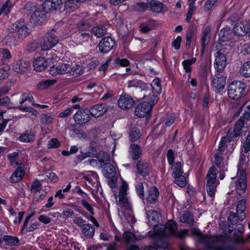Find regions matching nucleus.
Segmentation results:
<instances>
[{
  "label": "nucleus",
  "instance_id": "8fccbe9b",
  "mask_svg": "<svg viewBox=\"0 0 250 250\" xmlns=\"http://www.w3.org/2000/svg\"><path fill=\"white\" fill-rule=\"evenodd\" d=\"M3 239L7 244L10 245H15L19 243V240L16 237L10 236H5Z\"/></svg>",
  "mask_w": 250,
  "mask_h": 250
},
{
  "label": "nucleus",
  "instance_id": "20e7f679",
  "mask_svg": "<svg viewBox=\"0 0 250 250\" xmlns=\"http://www.w3.org/2000/svg\"><path fill=\"white\" fill-rule=\"evenodd\" d=\"M128 189V185L125 181H123L121 189L119 193L118 203L120 207L119 214L124 215L127 220L129 218H132V207L127 197L126 191Z\"/></svg>",
  "mask_w": 250,
  "mask_h": 250
},
{
  "label": "nucleus",
  "instance_id": "052dcab7",
  "mask_svg": "<svg viewBox=\"0 0 250 250\" xmlns=\"http://www.w3.org/2000/svg\"><path fill=\"white\" fill-rule=\"evenodd\" d=\"M72 113V109L71 108H68L63 111L61 112L59 116L60 118H65L69 116Z\"/></svg>",
  "mask_w": 250,
  "mask_h": 250
},
{
  "label": "nucleus",
  "instance_id": "e433bc0d",
  "mask_svg": "<svg viewBox=\"0 0 250 250\" xmlns=\"http://www.w3.org/2000/svg\"><path fill=\"white\" fill-rule=\"evenodd\" d=\"M241 74L245 77H250V61L244 63L240 69Z\"/></svg>",
  "mask_w": 250,
  "mask_h": 250
},
{
  "label": "nucleus",
  "instance_id": "58836bf2",
  "mask_svg": "<svg viewBox=\"0 0 250 250\" xmlns=\"http://www.w3.org/2000/svg\"><path fill=\"white\" fill-rule=\"evenodd\" d=\"M141 136L140 129L138 127L133 128L129 134L130 140L132 141H136L139 139Z\"/></svg>",
  "mask_w": 250,
  "mask_h": 250
},
{
  "label": "nucleus",
  "instance_id": "5701e85b",
  "mask_svg": "<svg viewBox=\"0 0 250 250\" xmlns=\"http://www.w3.org/2000/svg\"><path fill=\"white\" fill-rule=\"evenodd\" d=\"M30 62L26 60H21L17 62L13 66L14 70L17 72L20 73L25 71L30 67Z\"/></svg>",
  "mask_w": 250,
  "mask_h": 250
},
{
  "label": "nucleus",
  "instance_id": "7c9ffc66",
  "mask_svg": "<svg viewBox=\"0 0 250 250\" xmlns=\"http://www.w3.org/2000/svg\"><path fill=\"white\" fill-rule=\"evenodd\" d=\"M244 125V120L241 118L236 122L234 127V135L236 137H238L241 133V130Z\"/></svg>",
  "mask_w": 250,
  "mask_h": 250
},
{
  "label": "nucleus",
  "instance_id": "37998d69",
  "mask_svg": "<svg viewBox=\"0 0 250 250\" xmlns=\"http://www.w3.org/2000/svg\"><path fill=\"white\" fill-rule=\"evenodd\" d=\"M146 86L145 83L142 81H138L136 80H130L128 83V87H138L144 88Z\"/></svg>",
  "mask_w": 250,
  "mask_h": 250
},
{
  "label": "nucleus",
  "instance_id": "f3484780",
  "mask_svg": "<svg viewBox=\"0 0 250 250\" xmlns=\"http://www.w3.org/2000/svg\"><path fill=\"white\" fill-rule=\"evenodd\" d=\"M225 84V78L222 75L217 74L213 78L212 85L216 91L219 92L222 90Z\"/></svg>",
  "mask_w": 250,
  "mask_h": 250
},
{
  "label": "nucleus",
  "instance_id": "4d7b16f0",
  "mask_svg": "<svg viewBox=\"0 0 250 250\" xmlns=\"http://www.w3.org/2000/svg\"><path fill=\"white\" fill-rule=\"evenodd\" d=\"M245 153L247 154L250 150V134L248 135L243 145Z\"/></svg>",
  "mask_w": 250,
  "mask_h": 250
},
{
  "label": "nucleus",
  "instance_id": "2f4dec72",
  "mask_svg": "<svg viewBox=\"0 0 250 250\" xmlns=\"http://www.w3.org/2000/svg\"><path fill=\"white\" fill-rule=\"evenodd\" d=\"M153 92L155 94H160L161 91L160 80L158 78L155 79L151 84Z\"/></svg>",
  "mask_w": 250,
  "mask_h": 250
},
{
  "label": "nucleus",
  "instance_id": "6ab92c4d",
  "mask_svg": "<svg viewBox=\"0 0 250 250\" xmlns=\"http://www.w3.org/2000/svg\"><path fill=\"white\" fill-rule=\"evenodd\" d=\"M48 61L43 57H37L33 62V66L35 70L37 71H42L48 66Z\"/></svg>",
  "mask_w": 250,
  "mask_h": 250
},
{
  "label": "nucleus",
  "instance_id": "72a5a7b5",
  "mask_svg": "<svg viewBox=\"0 0 250 250\" xmlns=\"http://www.w3.org/2000/svg\"><path fill=\"white\" fill-rule=\"evenodd\" d=\"M19 139L21 141L24 143L31 142L34 140V135L31 132H26L21 135Z\"/></svg>",
  "mask_w": 250,
  "mask_h": 250
},
{
  "label": "nucleus",
  "instance_id": "c756f323",
  "mask_svg": "<svg viewBox=\"0 0 250 250\" xmlns=\"http://www.w3.org/2000/svg\"><path fill=\"white\" fill-rule=\"evenodd\" d=\"M139 173L143 176H146L148 173V165L144 162H139L137 164Z\"/></svg>",
  "mask_w": 250,
  "mask_h": 250
},
{
  "label": "nucleus",
  "instance_id": "dca6fc26",
  "mask_svg": "<svg viewBox=\"0 0 250 250\" xmlns=\"http://www.w3.org/2000/svg\"><path fill=\"white\" fill-rule=\"evenodd\" d=\"M147 219L148 220V221L149 223H151V225H154V229L156 227H161L164 226L163 225H160V226H157L156 223L158 222V221L159 220V214L158 213L154 210H151L149 211V212L147 214ZM152 237H153L156 241H158L160 237H159L155 234V231H154V233L152 236H151Z\"/></svg>",
  "mask_w": 250,
  "mask_h": 250
},
{
  "label": "nucleus",
  "instance_id": "412c9836",
  "mask_svg": "<svg viewBox=\"0 0 250 250\" xmlns=\"http://www.w3.org/2000/svg\"><path fill=\"white\" fill-rule=\"evenodd\" d=\"M226 57L220 52H217L214 62V66L218 71L222 70L226 65Z\"/></svg>",
  "mask_w": 250,
  "mask_h": 250
},
{
  "label": "nucleus",
  "instance_id": "a878e982",
  "mask_svg": "<svg viewBox=\"0 0 250 250\" xmlns=\"http://www.w3.org/2000/svg\"><path fill=\"white\" fill-rule=\"evenodd\" d=\"M246 203L244 200H241L237 204L236 211L238 217L240 220H243L245 217V209Z\"/></svg>",
  "mask_w": 250,
  "mask_h": 250
},
{
  "label": "nucleus",
  "instance_id": "423d86ee",
  "mask_svg": "<svg viewBox=\"0 0 250 250\" xmlns=\"http://www.w3.org/2000/svg\"><path fill=\"white\" fill-rule=\"evenodd\" d=\"M10 164L15 167L18 166L16 170L13 173L10 177V180L13 183H17L21 181L23 177L25 172V170L21 166L23 163L21 161V156H19L17 153H13L8 155V156Z\"/></svg>",
  "mask_w": 250,
  "mask_h": 250
},
{
  "label": "nucleus",
  "instance_id": "de8ad7c7",
  "mask_svg": "<svg viewBox=\"0 0 250 250\" xmlns=\"http://www.w3.org/2000/svg\"><path fill=\"white\" fill-rule=\"evenodd\" d=\"M173 176H177L182 175L183 172L181 170V164L180 163H176L173 167Z\"/></svg>",
  "mask_w": 250,
  "mask_h": 250
},
{
  "label": "nucleus",
  "instance_id": "e2e57ef3",
  "mask_svg": "<svg viewBox=\"0 0 250 250\" xmlns=\"http://www.w3.org/2000/svg\"><path fill=\"white\" fill-rule=\"evenodd\" d=\"M41 119L42 121V122L47 124H51L53 122V118L46 115V114H42L41 116Z\"/></svg>",
  "mask_w": 250,
  "mask_h": 250
},
{
  "label": "nucleus",
  "instance_id": "a211bd4d",
  "mask_svg": "<svg viewBox=\"0 0 250 250\" xmlns=\"http://www.w3.org/2000/svg\"><path fill=\"white\" fill-rule=\"evenodd\" d=\"M118 103L120 108L126 109L130 108L133 106L134 101L129 95H124L120 96Z\"/></svg>",
  "mask_w": 250,
  "mask_h": 250
},
{
  "label": "nucleus",
  "instance_id": "603ef678",
  "mask_svg": "<svg viewBox=\"0 0 250 250\" xmlns=\"http://www.w3.org/2000/svg\"><path fill=\"white\" fill-rule=\"evenodd\" d=\"M47 146L48 148H55L60 146V143L57 139L53 138L49 141Z\"/></svg>",
  "mask_w": 250,
  "mask_h": 250
},
{
  "label": "nucleus",
  "instance_id": "473e14b6",
  "mask_svg": "<svg viewBox=\"0 0 250 250\" xmlns=\"http://www.w3.org/2000/svg\"><path fill=\"white\" fill-rule=\"evenodd\" d=\"M231 137L229 135V134L227 136L222 137L220 141L218 149L220 152L224 151L226 150L227 147V143L230 142L231 140Z\"/></svg>",
  "mask_w": 250,
  "mask_h": 250
},
{
  "label": "nucleus",
  "instance_id": "c03bdc74",
  "mask_svg": "<svg viewBox=\"0 0 250 250\" xmlns=\"http://www.w3.org/2000/svg\"><path fill=\"white\" fill-rule=\"evenodd\" d=\"M180 221L182 222L189 224H192L194 222L192 216L189 212L184 213L180 218Z\"/></svg>",
  "mask_w": 250,
  "mask_h": 250
},
{
  "label": "nucleus",
  "instance_id": "a18cd8bd",
  "mask_svg": "<svg viewBox=\"0 0 250 250\" xmlns=\"http://www.w3.org/2000/svg\"><path fill=\"white\" fill-rule=\"evenodd\" d=\"M123 237L126 243L134 242L136 240L134 234L130 232H125L123 235Z\"/></svg>",
  "mask_w": 250,
  "mask_h": 250
},
{
  "label": "nucleus",
  "instance_id": "49530a36",
  "mask_svg": "<svg viewBox=\"0 0 250 250\" xmlns=\"http://www.w3.org/2000/svg\"><path fill=\"white\" fill-rule=\"evenodd\" d=\"M42 188V186L41 183L38 180H35L32 184L31 191L33 193H37L41 191Z\"/></svg>",
  "mask_w": 250,
  "mask_h": 250
},
{
  "label": "nucleus",
  "instance_id": "f257e3e1",
  "mask_svg": "<svg viewBox=\"0 0 250 250\" xmlns=\"http://www.w3.org/2000/svg\"><path fill=\"white\" fill-rule=\"evenodd\" d=\"M177 226L175 223L172 220H169L166 226L156 227L154 229L156 235L160 237L158 240L169 236H174L179 238L183 239L187 236L188 229H182L179 232L176 231Z\"/></svg>",
  "mask_w": 250,
  "mask_h": 250
},
{
  "label": "nucleus",
  "instance_id": "c9c22d12",
  "mask_svg": "<svg viewBox=\"0 0 250 250\" xmlns=\"http://www.w3.org/2000/svg\"><path fill=\"white\" fill-rule=\"evenodd\" d=\"M210 31V28L209 26L205 27L203 31V35L202 37V43L203 46H205L207 44L209 38V34Z\"/></svg>",
  "mask_w": 250,
  "mask_h": 250
},
{
  "label": "nucleus",
  "instance_id": "680f3d73",
  "mask_svg": "<svg viewBox=\"0 0 250 250\" xmlns=\"http://www.w3.org/2000/svg\"><path fill=\"white\" fill-rule=\"evenodd\" d=\"M41 47V45H40ZM40 49V45L37 42H32L29 45L28 50L30 52H34L38 51Z\"/></svg>",
  "mask_w": 250,
  "mask_h": 250
},
{
  "label": "nucleus",
  "instance_id": "4be33fe9",
  "mask_svg": "<svg viewBox=\"0 0 250 250\" xmlns=\"http://www.w3.org/2000/svg\"><path fill=\"white\" fill-rule=\"evenodd\" d=\"M103 174L104 176L107 178H112L114 177L116 174V167L110 163H104Z\"/></svg>",
  "mask_w": 250,
  "mask_h": 250
},
{
  "label": "nucleus",
  "instance_id": "0e129e2a",
  "mask_svg": "<svg viewBox=\"0 0 250 250\" xmlns=\"http://www.w3.org/2000/svg\"><path fill=\"white\" fill-rule=\"evenodd\" d=\"M82 204L91 214H94L93 208L86 201L83 200L82 201Z\"/></svg>",
  "mask_w": 250,
  "mask_h": 250
},
{
  "label": "nucleus",
  "instance_id": "f03ea898",
  "mask_svg": "<svg viewBox=\"0 0 250 250\" xmlns=\"http://www.w3.org/2000/svg\"><path fill=\"white\" fill-rule=\"evenodd\" d=\"M43 4L42 6L37 5L34 2H27L23 8L24 12L27 14H30L31 22L35 25L41 24L44 19L45 13L49 10H45L43 8L44 1H42Z\"/></svg>",
  "mask_w": 250,
  "mask_h": 250
},
{
  "label": "nucleus",
  "instance_id": "aec40b11",
  "mask_svg": "<svg viewBox=\"0 0 250 250\" xmlns=\"http://www.w3.org/2000/svg\"><path fill=\"white\" fill-rule=\"evenodd\" d=\"M74 120L78 124H83L90 121V117L85 111L81 110L74 115Z\"/></svg>",
  "mask_w": 250,
  "mask_h": 250
},
{
  "label": "nucleus",
  "instance_id": "b1692460",
  "mask_svg": "<svg viewBox=\"0 0 250 250\" xmlns=\"http://www.w3.org/2000/svg\"><path fill=\"white\" fill-rule=\"evenodd\" d=\"M159 191L155 187H150L146 193V199L150 203H153L156 200L159 195Z\"/></svg>",
  "mask_w": 250,
  "mask_h": 250
},
{
  "label": "nucleus",
  "instance_id": "09e8293b",
  "mask_svg": "<svg viewBox=\"0 0 250 250\" xmlns=\"http://www.w3.org/2000/svg\"><path fill=\"white\" fill-rule=\"evenodd\" d=\"M174 177L175 183L180 187H183L186 185V178L182 174Z\"/></svg>",
  "mask_w": 250,
  "mask_h": 250
},
{
  "label": "nucleus",
  "instance_id": "393cba45",
  "mask_svg": "<svg viewBox=\"0 0 250 250\" xmlns=\"http://www.w3.org/2000/svg\"><path fill=\"white\" fill-rule=\"evenodd\" d=\"M70 70L69 74L73 77H78L83 73V68L82 65L70 62Z\"/></svg>",
  "mask_w": 250,
  "mask_h": 250
},
{
  "label": "nucleus",
  "instance_id": "9d476101",
  "mask_svg": "<svg viewBox=\"0 0 250 250\" xmlns=\"http://www.w3.org/2000/svg\"><path fill=\"white\" fill-rule=\"evenodd\" d=\"M157 102V97L154 96L151 103L144 102L139 104L136 107L135 110V115L139 118L144 117L146 115H149L151 112L152 105Z\"/></svg>",
  "mask_w": 250,
  "mask_h": 250
},
{
  "label": "nucleus",
  "instance_id": "338daca9",
  "mask_svg": "<svg viewBox=\"0 0 250 250\" xmlns=\"http://www.w3.org/2000/svg\"><path fill=\"white\" fill-rule=\"evenodd\" d=\"M74 132L77 136L79 138H85L86 137V134L85 132L82 129H74Z\"/></svg>",
  "mask_w": 250,
  "mask_h": 250
},
{
  "label": "nucleus",
  "instance_id": "4c0bfd02",
  "mask_svg": "<svg viewBox=\"0 0 250 250\" xmlns=\"http://www.w3.org/2000/svg\"><path fill=\"white\" fill-rule=\"evenodd\" d=\"M14 2H13L11 0H7L0 10V15L3 12L7 14L10 12V9L14 5Z\"/></svg>",
  "mask_w": 250,
  "mask_h": 250
},
{
  "label": "nucleus",
  "instance_id": "0eeeda50",
  "mask_svg": "<svg viewBox=\"0 0 250 250\" xmlns=\"http://www.w3.org/2000/svg\"><path fill=\"white\" fill-rule=\"evenodd\" d=\"M217 172L214 167H211L207 175V191L208 195L213 198L218 183L216 182Z\"/></svg>",
  "mask_w": 250,
  "mask_h": 250
},
{
  "label": "nucleus",
  "instance_id": "3c124183",
  "mask_svg": "<svg viewBox=\"0 0 250 250\" xmlns=\"http://www.w3.org/2000/svg\"><path fill=\"white\" fill-rule=\"evenodd\" d=\"M97 158L99 162L104 164L108 161L109 156L107 153L104 152H100L98 155Z\"/></svg>",
  "mask_w": 250,
  "mask_h": 250
},
{
  "label": "nucleus",
  "instance_id": "774afa93",
  "mask_svg": "<svg viewBox=\"0 0 250 250\" xmlns=\"http://www.w3.org/2000/svg\"><path fill=\"white\" fill-rule=\"evenodd\" d=\"M136 189L138 193V194L140 196V198H142L144 197V187L142 183H139Z\"/></svg>",
  "mask_w": 250,
  "mask_h": 250
},
{
  "label": "nucleus",
  "instance_id": "bb28decb",
  "mask_svg": "<svg viewBox=\"0 0 250 250\" xmlns=\"http://www.w3.org/2000/svg\"><path fill=\"white\" fill-rule=\"evenodd\" d=\"M149 5L151 10L156 13H160L162 12L165 8L164 5L163 3L159 1L153 0L150 1Z\"/></svg>",
  "mask_w": 250,
  "mask_h": 250
},
{
  "label": "nucleus",
  "instance_id": "6e6d98bb",
  "mask_svg": "<svg viewBox=\"0 0 250 250\" xmlns=\"http://www.w3.org/2000/svg\"><path fill=\"white\" fill-rule=\"evenodd\" d=\"M217 0H207L204 5V10L206 11L210 10L214 6Z\"/></svg>",
  "mask_w": 250,
  "mask_h": 250
},
{
  "label": "nucleus",
  "instance_id": "4468645a",
  "mask_svg": "<svg viewBox=\"0 0 250 250\" xmlns=\"http://www.w3.org/2000/svg\"><path fill=\"white\" fill-rule=\"evenodd\" d=\"M250 29V24L249 22H238L234 27L233 30L235 35L244 36Z\"/></svg>",
  "mask_w": 250,
  "mask_h": 250
},
{
  "label": "nucleus",
  "instance_id": "f704fd0d",
  "mask_svg": "<svg viewBox=\"0 0 250 250\" xmlns=\"http://www.w3.org/2000/svg\"><path fill=\"white\" fill-rule=\"evenodd\" d=\"M56 82L55 80H47L41 82L38 85V88L40 90H43L49 86L54 85Z\"/></svg>",
  "mask_w": 250,
  "mask_h": 250
},
{
  "label": "nucleus",
  "instance_id": "bf43d9fd",
  "mask_svg": "<svg viewBox=\"0 0 250 250\" xmlns=\"http://www.w3.org/2000/svg\"><path fill=\"white\" fill-rule=\"evenodd\" d=\"M73 222L81 228L86 224H85V221L79 217H75Z\"/></svg>",
  "mask_w": 250,
  "mask_h": 250
},
{
  "label": "nucleus",
  "instance_id": "ea45409f",
  "mask_svg": "<svg viewBox=\"0 0 250 250\" xmlns=\"http://www.w3.org/2000/svg\"><path fill=\"white\" fill-rule=\"evenodd\" d=\"M196 60L195 58H192L190 60H185L183 62L182 64L184 69L187 72L191 71V65L194 63Z\"/></svg>",
  "mask_w": 250,
  "mask_h": 250
},
{
  "label": "nucleus",
  "instance_id": "ddd939ff",
  "mask_svg": "<svg viewBox=\"0 0 250 250\" xmlns=\"http://www.w3.org/2000/svg\"><path fill=\"white\" fill-rule=\"evenodd\" d=\"M115 45V41L110 37L103 38L99 44V48L101 52H109Z\"/></svg>",
  "mask_w": 250,
  "mask_h": 250
},
{
  "label": "nucleus",
  "instance_id": "69168bd1",
  "mask_svg": "<svg viewBox=\"0 0 250 250\" xmlns=\"http://www.w3.org/2000/svg\"><path fill=\"white\" fill-rule=\"evenodd\" d=\"M147 5L143 2L137 3L135 7V10L138 11H144L147 8Z\"/></svg>",
  "mask_w": 250,
  "mask_h": 250
},
{
  "label": "nucleus",
  "instance_id": "39448f33",
  "mask_svg": "<svg viewBox=\"0 0 250 250\" xmlns=\"http://www.w3.org/2000/svg\"><path fill=\"white\" fill-rule=\"evenodd\" d=\"M193 235L196 236L200 242L203 243L206 247L208 249L221 250V248L219 246L218 243L220 242H223L227 239V236H210L208 235H203L199 229L194 228L192 229Z\"/></svg>",
  "mask_w": 250,
  "mask_h": 250
},
{
  "label": "nucleus",
  "instance_id": "864d4df0",
  "mask_svg": "<svg viewBox=\"0 0 250 250\" xmlns=\"http://www.w3.org/2000/svg\"><path fill=\"white\" fill-rule=\"evenodd\" d=\"M219 37L220 40L222 42H227L229 40V38L228 37V31L226 30H222L219 33Z\"/></svg>",
  "mask_w": 250,
  "mask_h": 250
},
{
  "label": "nucleus",
  "instance_id": "13d9d810",
  "mask_svg": "<svg viewBox=\"0 0 250 250\" xmlns=\"http://www.w3.org/2000/svg\"><path fill=\"white\" fill-rule=\"evenodd\" d=\"M115 62L117 64H119L121 66L125 67L129 65V61L126 59H116L115 60Z\"/></svg>",
  "mask_w": 250,
  "mask_h": 250
},
{
  "label": "nucleus",
  "instance_id": "9b49d317",
  "mask_svg": "<svg viewBox=\"0 0 250 250\" xmlns=\"http://www.w3.org/2000/svg\"><path fill=\"white\" fill-rule=\"evenodd\" d=\"M59 39L54 31L46 33L42 41L41 47L42 50L50 49L58 43Z\"/></svg>",
  "mask_w": 250,
  "mask_h": 250
},
{
  "label": "nucleus",
  "instance_id": "cd10ccee",
  "mask_svg": "<svg viewBox=\"0 0 250 250\" xmlns=\"http://www.w3.org/2000/svg\"><path fill=\"white\" fill-rule=\"evenodd\" d=\"M81 229L83 234L86 237H92L94 234L95 229L89 224H86Z\"/></svg>",
  "mask_w": 250,
  "mask_h": 250
},
{
  "label": "nucleus",
  "instance_id": "c85d7f7f",
  "mask_svg": "<svg viewBox=\"0 0 250 250\" xmlns=\"http://www.w3.org/2000/svg\"><path fill=\"white\" fill-rule=\"evenodd\" d=\"M131 156L133 159H138L142 154L141 148L137 145H132L130 148Z\"/></svg>",
  "mask_w": 250,
  "mask_h": 250
},
{
  "label": "nucleus",
  "instance_id": "5fc2aeb1",
  "mask_svg": "<svg viewBox=\"0 0 250 250\" xmlns=\"http://www.w3.org/2000/svg\"><path fill=\"white\" fill-rule=\"evenodd\" d=\"M28 101L31 104H34L33 97L28 94H24L21 96V99L20 102L21 104H22L25 101Z\"/></svg>",
  "mask_w": 250,
  "mask_h": 250
},
{
  "label": "nucleus",
  "instance_id": "2eb2a0df",
  "mask_svg": "<svg viewBox=\"0 0 250 250\" xmlns=\"http://www.w3.org/2000/svg\"><path fill=\"white\" fill-rule=\"evenodd\" d=\"M107 111L105 104H97L90 107L89 112L91 116L95 118H98L103 116Z\"/></svg>",
  "mask_w": 250,
  "mask_h": 250
},
{
  "label": "nucleus",
  "instance_id": "1a4fd4ad",
  "mask_svg": "<svg viewBox=\"0 0 250 250\" xmlns=\"http://www.w3.org/2000/svg\"><path fill=\"white\" fill-rule=\"evenodd\" d=\"M9 30L11 33L16 32L19 39H23L28 36L31 30L24 21H19L11 25Z\"/></svg>",
  "mask_w": 250,
  "mask_h": 250
},
{
  "label": "nucleus",
  "instance_id": "a19ab883",
  "mask_svg": "<svg viewBox=\"0 0 250 250\" xmlns=\"http://www.w3.org/2000/svg\"><path fill=\"white\" fill-rule=\"evenodd\" d=\"M106 32L104 28L95 27L92 29L91 33L98 38L102 37Z\"/></svg>",
  "mask_w": 250,
  "mask_h": 250
},
{
  "label": "nucleus",
  "instance_id": "6e6552de",
  "mask_svg": "<svg viewBox=\"0 0 250 250\" xmlns=\"http://www.w3.org/2000/svg\"><path fill=\"white\" fill-rule=\"evenodd\" d=\"M245 88L244 84L240 82L235 81L231 83L228 88L229 97L232 100H238L241 97Z\"/></svg>",
  "mask_w": 250,
  "mask_h": 250
},
{
  "label": "nucleus",
  "instance_id": "79ce46f5",
  "mask_svg": "<svg viewBox=\"0 0 250 250\" xmlns=\"http://www.w3.org/2000/svg\"><path fill=\"white\" fill-rule=\"evenodd\" d=\"M9 67L7 65H0V80L4 79L8 76Z\"/></svg>",
  "mask_w": 250,
  "mask_h": 250
},
{
  "label": "nucleus",
  "instance_id": "f8f14e48",
  "mask_svg": "<svg viewBox=\"0 0 250 250\" xmlns=\"http://www.w3.org/2000/svg\"><path fill=\"white\" fill-rule=\"evenodd\" d=\"M70 62H60L56 65L52 66L49 69V74L52 76H56L69 73L70 70Z\"/></svg>",
  "mask_w": 250,
  "mask_h": 250
},
{
  "label": "nucleus",
  "instance_id": "7ed1b4c3",
  "mask_svg": "<svg viewBox=\"0 0 250 250\" xmlns=\"http://www.w3.org/2000/svg\"><path fill=\"white\" fill-rule=\"evenodd\" d=\"M249 158L247 154H243L240 159L238 167V182L236 183V189L240 195H242L246 188V170L248 168Z\"/></svg>",
  "mask_w": 250,
  "mask_h": 250
}]
</instances>
